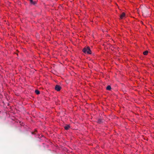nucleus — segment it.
<instances>
[{
    "instance_id": "5",
    "label": "nucleus",
    "mask_w": 154,
    "mask_h": 154,
    "mask_svg": "<svg viewBox=\"0 0 154 154\" xmlns=\"http://www.w3.org/2000/svg\"><path fill=\"white\" fill-rule=\"evenodd\" d=\"M31 4L34 5L36 4V2L33 1V0H29Z\"/></svg>"
},
{
    "instance_id": "7",
    "label": "nucleus",
    "mask_w": 154,
    "mask_h": 154,
    "mask_svg": "<svg viewBox=\"0 0 154 154\" xmlns=\"http://www.w3.org/2000/svg\"><path fill=\"white\" fill-rule=\"evenodd\" d=\"M148 51H146L143 52V54L144 55H146L147 54Z\"/></svg>"
},
{
    "instance_id": "10",
    "label": "nucleus",
    "mask_w": 154,
    "mask_h": 154,
    "mask_svg": "<svg viewBox=\"0 0 154 154\" xmlns=\"http://www.w3.org/2000/svg\"><path fill=\"white\" fill-rule=\"evenodd\" d=\"M32 134H35V132H32Z\"/></svg>"
},
{
    "instance_id": "4",
    "label": "nucleus",
    "mask_w": 154,
    "mask_h": 154,
    "mask_svg": "<svg viewBox=\"0 0 154 154\" xmlns=\"http://www.w3.org/2000/svg\"><path fill=\"white\" fill-rule=\"evenodd\" d=\"M70 127V126L69 125H67L66 126H65L64 128L65 129V130H67L69 129Z\"/></svg>"
},
{
    "instance_id": "3",
    "label": "nucleus",
    "mask_w": 154,
    "mask_h": 154,
    "mask_svg": "<svg viewBox=\"0 0 154 154\" xmlns=\"http://www.w3.org/2000/svg\"><path fill=\"white\" fill-rule=\"evenodd\" d=\"M125 14L124 13H122V14L120 15V19H122L125 17Z\"/></svg>"
},
{
    "instance_id": "6",
    "label": "nucleus",
    "mask_w": 154,
    "mask_h": 154,
    "mask_svg": "<svg viewBox=\"0 0 154 154\" xmlns=\"http://www.w3.org/2000/svg\"><path fill=\"white\" fill-rule=\"evenodd\" d=\"M111 89V87L110 86V85H108L106 88V89L107 90H109V91Z\"/></svg>"
},
{
    "instance_id": "9",
    "label": "nucleus",
    "mask_w": 154,
    "mask_h": 154,
    "mask_svg": "<svg viewBox=\"0 0 154 154\" xmlns=\"http://www.w3.org/2000/svg\"><path fill=\"white\" fill-rule=\"evenodd\" d=\"M102 120L101 119H99L98 120V123H101L103 122Z\"/></svg>"
},
{
    "instance_id": "1",
    "label": "nucleus",
    "mask_w": 154,
    "mask_h": 154,
    "mask_svg": "<svg viewBox=\"0 0 154 154\" xmlns=\"http://www.w3.org/2000/svg\"><path fill=\"white\" fill-rule=\"evenodd\" d=\"M82 51L85 53H87L88 54H90L91 53V52L90 48L89 47L84 48L82 50Z\"/></svg>"
},
{
    "instance_id": "8",
    "label": "nucleus",
    "mask_w": 154,
    "mask_h": 154,
    "mask_svg": "<svg viewBox=\"0 0 154 154\" xmlns=\"http://www.w3.org/2000/svg\"><path fill=\"white\" fill-rule=\"evenodd\" d=\"M35 92L37 94H40L39 91L37 90H35Z\"/></svg>"
},
{
    "instance_id": "2",
    "label": "nucleus",
    "mask_w": 154,
    "mask_h": 154,
    "mask_svg": "<svg viewBox=\"0 0 154 154\" xmlns=\"http://www.w3.org/2000/svg\"><path fill=\"white\" fill-rule=\"evenodd\" d=\"M55 89L57 91H59L61 89V87L59 85H57L55 86Z\"/></svg>"
}]
</instances>
